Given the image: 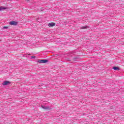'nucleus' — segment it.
<instances>
[{
  "instance_id": "2",
  "label": "nucleus",
  "mask_w": 124,
  "mask_h": 124,
  "mask_svg": "<svg viewBox=\"0 0 124 124\" xmlns=\"http://www.w3.org/2000/svg\"><path fill=\"white\" fill-rule=\"evenodd\" d=\"M42 108L43 109H44L45 110H51L52 109V108H51L50 106H41Z\"/></svg>"
},
{
  "instance_id": "9",
  "label": "nucleus",
  "mask_w": 124,
  "mask_h": 124,
  "mask_svg": "<svg viewBox=\"0 0 124 124\" xmlns=\"http://www.w3.org/2000/svg\"><path fill=\"white\" fill-rule=\"evenodd\" d=\"M35 56H31V59H35Z\"/></svg>"
},
{
  "instance_id": "1",
  "label": "nucleus",
  "mask_w": 124,
  "mask_h": 124,
  "mask_svg": "<svg viewBox=\"0 0 124 124\" xmlns=\"http://www.w3.org/2000/svg\"><path fill=\"white\" fill-rule=\"evenodd\" d=\"M37 62L39 63H46V62H48L49 61H48V60H38Z\"/></svg>"
},
{
  "instance_id": "6",
  "label": "nucleus",
  "mask_w": 124,
  "mask_h": 124,
  "mask_svg": "<svg viewBox=\"0 0 124 124\" xmlns=\"http://www.w3.org/2000/svg\"><path fill=\"white\" fill-rule=\"evenodd\" d=\"M5 9H8V8L5 7L3 6H0V11H1V10H5Z\"/></svg>"
},
{
  "instance_id": "8",
  "label": "nucleus",
  "mask_w": 124,
  "mask_h": 124,
  "mask_svg": "<svg viewBox=\"0 0 124 124\" xmlns=\"http://www.w3.org/2000/svg\"><path fill=\"white\" fill-rule=\"evenodd\" d=\"M89 28H90V27H89L88 26H82L80 28V29L81 30H83L84 29H89Z\"/></svg>"
},
{
  "instance_id": "10",
  "label": "nucleus",
  "mask_w": 124,
  "mask_h": 124,
  "mask_svg": "<svg viewBox=\"0 0 124 124\" xmlns=\"http://www.w3.org/2000/svg\"><path fill=\"white\" fill-rule=\"evenodd\" d=\"M8 27H6V26H4L3 27V29H8Z\"/></svg>"
},
{
  "instance_id": "4",
  "label": "nucleus",
  "mask_w": 124,
  "mask_h": 124,
  "mask_svg": "<svg viewBox=\"0 0 124 124\" xmlns=\"http://www.w3.org/2000/svg\"><path fill=\"white\" fill-rule=\"evenodd\" d=\"M9 24L11 26H17L18 25V22L16 21H12L9 22Z\"/></svg>"
},
{
  "instance_id": "7",
  "label": "nucleus",
  "mask_w": 124,
  "mask_h": 124,
  "mask_svg": "<svg viewBox=\"0 0 124 124\" xmlns=\"http://www.w3.org/2000/svg\"><path fill=\"white\" fill-rule=\"evenodd\" d=\"M112 69H113L114 70H115V71H119V70H120V69L119 67H117V66H114L113 67Z\"/></svg>"
},
{
  "instance_id": "3",
  "label": "nucleus",
  "mask_w": 124,
  "mask_h": 124,
  "mask_svg": "<svg viewBox=\"0 0 124 124\" xmlns=\"http://www.w3.org/2000/svg\"><path fill=\"white\" fill-rule=\"evenodd\" d=\"M11 84V82L10 81L6 80L3 82L2 85L3 86H7V85H10Z\"/></svg>"
},
{
  "instance_id": "11",
  "label": "nucleus",
  "mask_w": 124,
  "mask_h": 124,
  "mask_svg": "<svg viewBox=\"0 0 124 124\" xmlns=\"http://www.w3.org/2000/svg\"><path fill=\"white\" fill-rule=\"evenodd\" d=\"M28 0V1H29V0Z\"/></svg>"
},
{
  "instance_id": "5",
  "label": "nucleus",
  "mask_w": 124,
  "mask_h": 124,
  "mask_svg": "<svg viewBox=\"0 0 124 124\" xmlns=\"http://www.w3.org/2000/svg\"><path fill=\"white\" fill-rule=\"evenodd\" d=\"M54 26H56V23L54 22L49 23L48 24V27H54Z\"/></svg>"
}]
</instances>
